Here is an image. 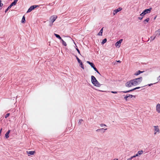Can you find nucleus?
<instances>
[{"instance_id":"obj_1","label":"nucleus","mask_w":160,"mask_h":160,"mask_svg":"<svg viewBox=\"0 0 160 160\" xmlns=\"http://www.w3.org/2000/svg\"><path fill=\"white\" fill-rule=\"evenodd\" d=\"M142 80V77L132 79L127 82L125 84V86L128 87H130L132 86H137L139 84Z\"/></svg>"},{"instance_id":"obj_2","label":"nucleus","mask_w":160,"mask_h":160,"mask_svg":"<svg viewBox=\"0 0 160 160\" xmlns=\"http://www.w3.org/2000/svg\"><path fill=\"white\" fill-rule=\"evenodd\" d=\"M57 17L55 15H53L51 16L50 18V22L52 23V24L55 21L56 19L57 18Z\"/></svg>"},{"instance_id":"obj_3","label":"nucleus","mask_w":160,"mask_h":160,"mask_svg":"<svg viewBox=\"0 0 160 160\" xmlns=\"http://www.w3.org/2000/svg\"><path fill=\"white\" fill-rule=\"evenodd\" d=\"M38 6L34 5L33 6H32L30 7V8L28 9L27 12L28 13L31 12L32 10L34 9L36 7H38Z\"/></svg>"},{"instance_id":"obj_4","label":"nucleus","mask_w":160,"mask_h":160,"mask_svg":"<svg viewBox=\"0 0 160 160\" xmlns=\"http://www.w3.org/2000/svg\"><path fill=\"white\" fill-rule=\"evenodd\" d=\"M154 134L155 135L157 133H159L160 132L159 129L158 128V126H154Z\"/></svg>"},{"instance_id":"obj_5","label":"nucleus","mask_w":160,"mask_h":160,"mask_svg":"<svg viewBox=\"0 0 160 160\" xmlns=\"http://www.w3.org/2000/svg\"><path fill=\"white\" fill-rule=\"evenodd\" d=\"M76 58L78 61V62L80 63V65L81 66V68H82L83 69H84V66L82 62L78 58L77 56H76Z\"/></svg>"},{"instance_id":"obj_6","label":"nucleus","mask_w":160,"mask_h":160,"mask_svg":"<svg viewBox=\"0 0 160 160\" xmlns=\"http://www.w3.org/2000/svg\"><path fill=\"white\" fill-rule=\"evenodd\" d=\"M140 88V87H136V88H135L133 89H132L129 90L127 91H121V92H123L124 93H126L130 92H132V91H134V90H136L137 89H139Z\"/></svg>"},{"instance_id":"obj_7","label":"nucleus","mask_w":160,"mask_h":160,"mask_svg":"<svg viewBox=\"0 0 160 160\" xmlns=\"http://www.w3.org/2000/svg\"><path fill=\"white\" fill-rule=\"evenodd\" d=\"M122 41V39H120L119 41L117 42L115 44V46L116 47H120L121 46V43Z\"/></svg>"},{"instance_id":"obj_8","label":"nucleus","mask_w":160,"mask_h":160,"mask_svg":"<svg viewBox=\"0 0 160 160\" xmlns=\"http://www.w3.org/2000/svg\"><path fill=\"white\" fill-rule=\"evenodd\" d=\"M122 9V8H121L120 7L114 10L113 13V15H115L117 12L121 11Z\"/></svg>"},{"instance_id":"obj_9","label":"nucleus","mask_w":160,"mask_h":160,"mask_svg":"<svg viewBox=\"0 0 160 160\" xmlns=\"http://www.w3.org/2000/svg\"><path fill=\"white\" fill-rule=\"evenodd\" d=\"M152 9V8H149L146 9L143 11V13H144L145 14L147 13H149L151 12Z\"/></svg>"},{"instance_id":"obj_10","label":"nucleus","mask_w":160,"mask_h":160,"mask_svg":"<svg viewBox=\"0 0 160 160\" xmlns=\"http://www.w3.org/2000/svg\"><path fill=\"white\" fill-rule=\"evenodd\" d=\"M92 83L94 86L97 87H100L101 86V84L99 83V82L97 80L95 81V82H93Z\"/></svg>"},{"instance_id":"obj_11","label":"nucleus","mask_w":160,"mask_h":160,"mask_svg":"<svg viewBox=\"0 0 160 160\" xmlns=\"http://www.w3.org/2000/svg\"><path fill=\"white\" fill-rule=\"evenodd\" d=\"M107 129V128L104 129L103 128H102L101 129H97L96 131L97 132L101 131L102 133H104L105 132V130H106Z\"/></svg>"},{"instance_id":"obj_12","label":"nucleus","mask_w":160,"mask_h":160,"mask_svg":"<svg viewBox=\"0 0 160 160\" xmlns=\"http://www.w3.org/2000/svg\"><path fill=\"white\" fill-rule=\"evenodd\" d=\"M156 110L158 113H160V104L158 103L156 106Z\"/></svg>"},{"instance_id":"obj_13","label":"nucleus","mask_w":160,"mask_h":160,"mask_svg":"<svg viewBox=\"0 0 160 160\" xmlns=\"http://www.w3.org/2000/svg\"><path fill=\"white\" fill-rule=\"evenodd\" d=\"M27 153L28 154V155L29 156V155H32L34 154L35 153V151H27Z\"/></svg>"},{"instance_id":"obj_14","label":"nucleus","mask_w":160,"mask_h":160,"mask_svg":"<svg viewBox=\"0 0 160 160\" xmlns=\"http://www.w3.org/2000/svg\"><path fill=\"white\" fill-rule=\"evenodd\" d=\"M18 0H14V1L10 4V6L12 7L13 6L15 5L16 4Z\"/></svg>"},{"instance_id":"obj_15","label":"nucleus","mask_w":160,"mask_h":160,"mask_svg":"<svg viewBox=\"0 0 160 160\" xmlns=\"http://www.w3.org/2000/svg\"><path fill=\"white\" fill-rule=\"evenodd\" d=\"M97 80L96 78L93 76H91V82L92 83H93Z\"/></svg>"},{"instance_id":"obj_16","label":"nucleus","mask_w":160,"mask_h":160,"mask_svg":"<svg viewBox=\"0 0 160 160\" xmlns=\"http://www.w3.org/2000/svg\"><path fill=\"white\" fill-rule=\"evenodd\" d=\"M144 71H141L140 70H138V71H137L135 73H134V75L136 76L139 75L140 73H142Z\"/></svg>"},{"instance_id":"obj_17","label":"nucleus","mask_w":160,"mask_h":160,"mask_svg":"<svg viewBox=\"0 0 160 160\" xmlns=\"http://www.w3.org/2000/svg\"><path fill=\"white\" fill-rule=\"evenodd\" d=\"M10 132V130H9L8 131V132L6 133L5 134V137L7 138H8L9 137V133Z\"/></svg>"},{"instance_id":"obj_18","label":"nucleus","mask_w":160,"mask_h":160,"mask_svg":"<svg viewBox=\"0 0 160 160\" xmlns=\"http://www.w3.org/2000/svg\"><path fill=\"white\" fill-rule=\"evenodd\" d=\"M103 28H102L100 30L99 32L98 33V35L99 36H102V33L103 32Z\"/></svg>"},{"instance_id":"obj_19","label":"nucleus","mask_w":160,"mask_h":160,"mask_svg":"<svg viewBox=\"0 0 160 160\" xmlns=\"http://www.w3.org/2000/svg\"><path fill=\"white\" fill-rule=\"evenodd\" d=\"M54 35L56 36V38L59 39H60L61 40L62 39L60 37L59 35L56 34V33H54Z\"/></svg>"},{"instance_id":"obj_20","label":"nucleus","mask_w":160,"mask_h":160,"mask_svg":"<svg viewBox=\"0 0 160 160\" xmlns=\"http://www.w3.org/2000/svg\"><path fill=\"white\" fill-rule=\"evenodd\" d=\"M61 41H62V44L63 45L65 46H66L67 45L66 43L62 39Z\"/></svg>"},{"instance_id":"obj_21","label":"nucleus","mask_w":160,"mask_h":160,"mask_svg":"<svg viewBox=\"0 0 160 160\" xmlns=\"http://www.w3.org/2000/svg\"><path fill=\"white\" fill-rule=\"evenodd\" d=\"M150 20V19L149 18H147L146 19L144 20L143 21V22L144 24H146V23L149 22Z\"/></svg>"},{"instance_id":"obj_22","label":"nucleus","mask_w":160,"mask_h":160,"mask_svg":"<svg viewBox=\"0 0 160 160\" xmlns=\"http://www.w3.org/2000/svg\"><path fill=\"white\" fill-rule=\"evenodd\" d=\"M25 22V18L24 16H23L22 18V22L24 23Z\"/></svg>"},{"instance_id":"obj_23","label":"nucleus","mask_w":160,"mask_h":160,"mask_svg":"<svg viewBox=\"0 0 160 160\" xmlns=\"http://www.w3.org/2000/svg\"><path fill=\"white\" fill-rule=\"evenodd\" d=\"M155 33L159 35L160 34V28L159 29H158V30L156 31Z\"/></svg>"},{"instance_id":"obj_24","label":"nucleus","mask_w":160,"mask_h":160,"mask_svg":"<svg viewBox=\"0 0 160 160\" xmlns=\"http://www.w3.org/2000/svg\"><path fill=\"white\" fill-rule=\"evenodd\" d=\"M93 68V69H94V70L96 71L100 75V73H99V72L98 71V70L95 67V66H94Z\"/></svg>"},{"instance_id":"obj_25","label":"nucleus","mask_w":160,"mask_h":160,"mask_svg":"<svg viewBox=\"0 0 160 160\" xmlns=\"http://www.w3.org/2000/svg\"><path fill=\"white\" fill-rule=\"evenodd\" d=\"M107 41V39H106V38H105V39H104L102 41V44H104L105 42H106Z\"/></svg>"},{"instance_id":"obj_26","label":"nucleus","mask_w":160,"mask_h":160,"mask_svg":"<svg viewBox=\"0 0 160 160\" xmlns=\"http://www.w3.org/2000/svg\"><path fill=\"white\" fill-rule=\"evenodd\" d=\"M128 98H132V97H134V98H135V96L132 95H130V94H129L128 95Z\"/></svg>"},{"instance_id":"obj_27","label":"nucleus","mask_w":160,"mask_h":160,"mask_svg":"<svg viewBox=\"0 0 160 160\" xmlns=\"http://www.w3.org/2000/svg\"><path fill=\"white\" fill-rule=\"evenodd\" d=\"M83 121V120L82 119L79 120L78 122V124L79 125H80Z\"/></svg>"},{"instance_id":"obj_28","label":"nucleus","mask_w":160,"mask_h":160,"mask_svg":"<svg viewBox=\"0 0 160 160\" xmlns=\"http://www.w3.org/2000/svg\"><path fill=\"white\" fill-rule=\"evenodd\" d=\"M143 151L142 150L139 151L138 152V153L139 155H141L142 154Z\"/></svg>"},{"instance_id":"obj_29","label":"nucleus","mask_w":160,"mask_h":160,"mask_svg":"<svg viewBox=\"0 0 160 160\" xmlns=\"http://www.w3.org/2000/svg\"><path fill=\"white\" fill-rule=\"evenodd\" d=\"M11 8V7H10V5L8 7V8H7L5 10V12L6 13L8 11V10L9 9H10Z\"/></svg>"},{"instance_id":"obj_30","label":"nucleus","mask_w":160,"mask_h":160,"mask_svg":"<svg viewBox=\"0 0 160 160\" xmlns=\"http://www.w3.org/2000/svg\"><path fill=\"white\" fill-rule=\"evenodd\" d=\"M10 115V113H7L5 115V118H7Z\"/></svg>"},{"instance_id":"obj_31","label":"nucleus","mask_w":160,"mask_h":160,"mask_svg":"<svg viewBox=\"0 0 160 160\" xmlns=\"http://www.w3.org/2000/svg\"><path fill=\"white\" fill-rule=\"evenodd\" d=\"M100 126L101 127H103V126H107L106 125L104 124L101 123L100 125Z\"/></svg>"},{"instance_id":"obj_32","label":"nucleus","mask_w":160,"mask_h":160,"mask_svg":"<svg viewBox=\"0 0 160 160\" xmlns=\"http://www.w3.org/2000/svg\"><path fill=\"white\" fill-rule=\"evenodd\" d=\"M145 15L144 13H143V12L140 15V16H141L142 17H143V16Z\"/></svg>"},{"instance_id":"obj_33","label":"nucleus","mask_w":160,"mask_h":160,"mask_svg":"<svg viewBox=\"0 0 160 160\" xmlns=\"http://www.w3.org/2000/svg\"><path fill=\"white\" fill-rule=\"evenodd\" d=\"M128 95H127L125 97H124V99H125V100L126 101L128 100Z\"/></svg>"},{"instance_id":"obj_34","label":"nucleus","mask_w":160,"mask_h":160,"mask_svg":"<svg viewBox=\"0 0 160 160\" xmlns=\"http://www.w3.org/2000/svg\"><path fill=\"white\" fill-rule=\"evenodd\" d=\"M90 65L92 68H93V67L95 66L93 63H92L90 64Z\"/></svg>"},{"instance_id":"obj_35","label":"nucleus","mask_w":160,"mask_h":160,"mask_svg":"<svg viewBox=\"0 0 160 160\" xmlns=\"http://www.w3.org/2000/svg\"><path fill=\"white\" fill-rule=\"evenodd\" d=\"M138 156V153L136 154L135 155H134L132 156V157L133 158H135L136 157Z\"/></svg>"},{"instance_id":"obj_36","label":"nucleus","mask_w":160,"mask_h":160,"mask_svg":"<svg viewBox=\"0 0 160 160\" xmlns=\"http://www.w3.org/2000/svg\"><path fill=\"white\" fill-rule=\"evenodd\" d=\"M133 158V157L132 156L129 158L127 159V160H132V159Z\"/></svg>"},{"instance_id":"obj_37","label":"nucleus","mask_w":160,"mask_h":160,"mask_svg":"<svg viewBox=\"0 0 160 160\" xmlns=\"http://www.w3.org/2000/svg\"><path fill=\"white\" fill-rule=\"evenodd\" d=\"M76 50H77V52H78V53L79 54H80V51L78 49V48H76Z\"/></svg>"},{"instance_id":"obj_38","label":"nucleus","mask_w":160,"mask_h":160,"mask_svg":"<svg viewBox=\"0 0 160 160\" xmlns=\"http://www.w3.org/2000/svg\"><path fill=\"white\" fill-rule=\"evenodd\" d=\"M111 92L112 93H114V94H116V93H118V92H116V91H111Z\"/></svg>"},{"instance_id":"obj_39","label":"nucleus","mask_w":160,"mask_h":160,"mask_svg":"<svg viewBox=\"0 0 160 160\" xmlns=\"http://www.w3.org/2000/svg\"><path fill=\"white\" fill-rule=\"evenodd\" d=\"M155 38V37H153V36H152L151 37V38L152 40H153Z\"/></svg>"},{"instance_id":"obj_40","label":"nucleus","mask_w":160,"mask_h":160,"mask_svg":"<svg viewBox=\"0 0 160 160\" xmlns=\"http://www.w3.org/2000/svg\"><path fill=\"white\" fill-rule=\"evenodd\" d=\"M143 18V17H139L138 18V19H139L140 20H142V19Z\"/></svg>"},{"instance_id":"obj_41","label":"nucleus","mask_w":160,"mask_h":160,"mask_svg":"<svg viewBox=\"0 0 160 160\" xmlns=\"http://www.w3.org/2000/svg\"><path fill=\"white\" fill-rule=\"evenodd\" d=\"M87 62L89 64V65H90L92 63V62L88 61H87Z\"/></svg>"},{"instance_id":"obj_42","label":"nucleus","mask_w":160,"mask_h":160,"mask_svg":"<svg viewBox=\"0 0 160 160\" xmlns=\"http://www.w3.org/2000/svg\"><path fill=\"white\" fill-rule=\"evenodd\" d=\"M2 128H1L0 130V136H1V132H2Z\"/></svg>"},{"instance_id":"obj_43","label":"nucleus","mask_w":160,"mask_h":160,"mask_svg":"<svg viewBox=\"0 0 160 160\" xmlns=\"http://www.w3.org/2000/svg\"><path fill=\"white\" fill-rule=\"evenodd\" d=\"M3 5V4L0 2V7H2Z\"/></svg>"},{"instance_id":"obj_44","label":"nucleus","mask_w":160,"mask_h":160,"mask_svg":"<svg viewBox=\"0 0 160 160\" xmlns=\"http://www.w3.org/2000/svg\"><path fill=\"white\" fill-rule=\"evenodd\" d=\"M121 61H120V60H118V61H116V63H117V62H121Z\"/></svg>"},{"instance_id":"obj_45","label":"nucleus","mask_w":160,"mask_h":160,"mask_svg":"<svg viewBox=\"0 0 160 160\" xmlns=\"http://www.w3.org/2000/svg\"><path fill=\"white\" fill-rule=\"evenodd\" d=\"M158 80H160V76H159L158 78H157Z\"/></svg>"},{"instance_id":"obj_46","label":"nucleus","mask_w":160,"mask_h":160,"mask_svg":"<svg viewBox=\"0 0 160 160\" xmlns=\"http://www.w3.org/2000/svg\"><path fill=\"white\" fill-rule=\"evenodd\" d=\"M152 85V84H148V85L149 86H151V85Z\"/></svg>"},{"instance_id":"obj_47","label":"nucleus","mask_w":160,"mask_h":160,"mask_svg":"<svg viewBox=\"0 0 160 160\" xmlns=\"http://www.w3.org/2000/svg\"><path fill=\"white\" fill-rule=\"evenodd\" d=\"M52 25V23L51 22V23H50V26H51Z\"/></svg>"},{"instance_id":"obj_48","label":"nucleus","mask_w":160,"mask_h":160,"mask_svg":"<svg viewBox=\"0 0 160 160\" xmlns=\"http://www.w3.org/2000/svg\"><path fill=\"white\" fill-rule=\"evenodd\" d=\"M117 63H116V62H114V65H116V64H117Z\"/></svg>"},{"instance_id":"obj_49","label":"nucleus","mask_w":160,"mask_h":160,"mask_svg":"<svg viewBox=\"0 0 160 160\" xmlns=\"http://www.w3.org/2000/svg\"><path fill=\"white\" fill-rule=\"evenodd\" d=\"M2 2V0H0V2Z\"/></svg>"},{"instance_id":"obj_50","label":"nucleus","mask_w":160,"mask_h":160,"mask_svg":"<svg viewBox=\"0 0 160 160\" xmlns=\"http://www.w3.org/2000/svg\"><path fill=\"white\" fill-rule=\"evenodd\" d=\"M156 18V17H155V18H154V19H155Z\"/></svg>"}]
</instances>
